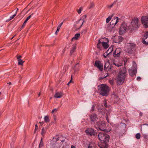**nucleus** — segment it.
I'll list each match as a JSON object with an SVG mask.
<instances>
[{
  "instance_id": "nucleus-1",
  "label": "nucleus",
  "mask_w": 148,
  "mask_h": 148,
  "mask_svg": "<svg viewBox=\"0 0 148 148\" xmlns=\"http://www.w3.org/2000/svg\"><path fill=\"white\" fill-rule=\"evenodd\" d=\"M126 68L125 67L120 69L116 78L117 84L118 85H121L123 83L126 77Z\"/></svg>"
},
{
  "instance_id": "nucleus-2",
  "label": "nucleus",
  "mask_w": 148,
  "mask_h": 148,
  "mask_svg": "<svg viewBox=\"0 0 148 148\" xmlns=\"http://www.w3.org/2000/svg\"><path fill=\"white\" fill-rule=\"evenodd\" d=\"M98 91L100 94L101 95L107 96L108 95L109 88L106 84H101L98 86Z\"/></svg>"
},
{
  "instance_id": "nucleus-3",
  "label": "nucleus",
  "mask_w": 148,
  "mask_h": 148,
  "mask_svg": "<svg viewBox=\"0 0 148 148\" xmlns=\"http://www.w3.org/2000/svg\"><path fill=\"white\" fill-rule=\"evenodd\" d=\"M64 140H61L58 137L53 138L49 144L51 148H60L62 145V143L64 142Z\"/></svg>"
},
{
  "instance_id": "nucleus-4",
  "label": "nucleus",
  "mask_w": 148,
  "mask_h": 148,
  "mask_svg": "<svg viewBox=\"0 0 148 148\" xmlns=\"http://www.w3.org/2000/svg\"><path fill=\"white\" fill-rule=\"evenodd\" d=\"M139 19L137 18L133 19L131 23V25L129 26L130 31L132 32L134 31L139 27Z\"/></svg>"
},
{
  "instance_id": "nucleus-5",
  "label": "nucleus",
  "mask_w": 148,
  "mask_h": 148,
  "mask_svg": "<svg viewBox=\"0 0 148 148\" xmlns=\"http://www.w3.org/2000/svg\"><path fill=\"white\" fill-rule=\"evenodd\" d=\"M99 138L101 141L108 142L109 140V136L104 132L99 133L98 135Z\"/></svg>"
},
{
  "instance_id": "nucleus-6",
  "label": "nucleus",
  "mask_w": 148,
  "mask_h": 148,
  "mask_svg": "<svg viewBox=\"0 0 148 148\" xmlns=\"http://www.w3.org/2000/svg\"><path fill=\"white\" fill-rule=\"evenodd\" d=\"M135 44L134 43H128L125 49V51L129 54H132L134 49L136 46Z\"/></svg>"
},
{
  "instance_id": "nucleus-7",
  "label": "nucleus",
  "mask_w": 148,
  "mask_h": 148,
  "mask_svg": "<svg viewBox=\"0 0 148 148\" xmlns=\"http://www.w3.org/2000/svg\"><path fill=\"white\" fill-rule=\"evenodd\" d=\"M86 18V15H84L82 17V18L78 21H77L76 23L74 25V27L77 29H80L82 26L84 22L85 21L82 18Z\"/></svg>"
},
{
  "instance_id": "nucleus-8",
  "label": "nucleus",
  "mask_w": 148,
  "mask_h": 148,
  "mask_svg": "<svg viewBox=\"0 0 148 148\" xmlns=\"http://www.w3.org/2000/svg\"><path fill=\"white\" fill-rule=\"evenodd\" d=\"M137 71L136 64L135 62H133L132 67L129 69V72L130 75L132 77L136 75Z\"/></svg>"
},
{
  "instance_id": "nucleus-9",
  "label": "nucleus",
  "mask_w": 148,
  "mask_h": 148,
  "mask_svg": "<svg viewBox=\"0 0 148 148\" xmlns=\"http://www.w3.org/2000/svg\"><path fill=\"white\" fill-rule=\"evenodd\" d=\"M129 29L130 30L129 26H127L125 23L122 24L119 29V34L120 35H122Z\"/></svg>"
},
{
  "instance_id": "nucleus-10",
  "label": "nucleus",
  "mask_w": 148,
  "mask_h": 148,
  "mask_svg": "<svg viewBox=\"0 0 148 148\" xmlns=\"http://www.w3.org/2000/svg\"><path fill=\"white\" fill-rule=\"evenodd\" d=\"M96 125L98 128L101 130L104 131L106 129V124L104 122H97L96 123Z\"/></svg>"
},
{
  "instance_id": "nucleus-11",
  "label": "nucleus",
  "mask_w": 148,
  "mask_h": 148,
  "mask_svg": "<svg viewBox=\"0 0 148 148\" xmlns=\"http://www.w3.org/2000/svg\"><path fill=\"white\" fill-rule=\"evenodd\" d=\"M112 39L114 42L116 43H120L123 41V38L121 36H115L113 37Z\"/></svg>"
},
{
  "instance_id": "nucleus-12",
  "label": "nucleus",
  "mask_w": 148,
  "mask_h": 148,
  "mask_svg": "<svg viewBox=\"0 0 148 148\" xmlns=\"http://www.w3.org/2000/svg\"><path fill=\"white\" fill-rule=\"evenodd\" d=\"M141 22L145 28L148 27V18L147 16H143L141 18Z\"/></svg>"
},
{
  "instance_id": "nucleus-13",
  "label": "nucleus",
  "mask_w": 148,
  "mask_h": 148,
  "mask_svg": "<svg viewBox=\"0 0 148 148\" xmlns=\"http://www.w3.org/2000/svg\"><path fill=\"white\" fill-rule=\"evenodd\" d=\"M95 66H96L100 71L103 70V64L99 60H96L95 64Z\"/></svg>"
},
{
  "instance_id": "nucleus-14",
  "label": "nucleus",
  "mask_w": 148,
  "mask_h": 148,
  "mask_svg": "<svg viewBox=\"0 0 148 148\" xmlns=\"http://www.w3.org/2000/svg\"><path fill=\"white\" fill-rule=\"evenodd\" d=\"M85 132L87 135L90 136H92L95 134V132L94 130L92 128H88L85 131Z\"/></svg>"
},
{
  "instance_id": "nucleus-15",
  "label": "nucleus",
  "mask_w": 148,
  "mask_h": 148,
  "mask_svg": "<svg viewBox=\"0 0 148 148\" xmlns=\"http://www.w3.org/2000/svg\"><path fill=\"white\" fill-rule=\"evenodd\" d=\"M121 53L120 48H116L113 53V56L115 57H119L120 56Z\"/></svg>"
},
{
  "instance_id": "nucleus-16",
  "label": "nucleus",
  "mask_w": 148,
  "mask_h": 148,
  "mask_svg": "<svg viewBox=\"0 0 148 148\" xmlns=\"http://www.w3.org/2000/svg\"><path fill=\"white\" fill-rule=\"evenodd\" d=\"M144 40L143 41V43L145 45L148 44V32L144 33Z\"/></svg>"
},
{
  "instance_id": "nucleus-17",
  "label": "nucleus",
  "mask_w": 148,
  "mask_h": 148,
  "mask_svg": "<svg viewBox=\"0 0 148 148\" xmlns=\"http://www.w3.org/2000/svg\"><path fill=\"white\" fill-rule=\"evenodd\" d=\"M119 19L117 17L114 18V19H113L110 23V25L114 26L119 21Z\"/></svg>"
},
{
  "instance_id": "nucleus-18",
  "label": "nucleus",
  "mask_w": 148,
  "mask_h": 148,
  "mask_svg": "<svg viewBox=\"0 0 148 148\" xmlns=\"http://www.w3.org/2000/svg\"><path fill=\"white\" fill-rule=\"evenodd\" d=\"M89 117L90 121L92 122H94L98 119L97 115L94 114L90 115Z\"/></svg>"
},
{
  "instance_id": "nucleus-19",
  "label": "nucleus",
  "mask_w": 148,
  "mask_h": 148,
  "mask_svg": "<svg viewBox=\"0 0 148 148\" xmlns=\"http://www.w3.org/2000/svg\"><path fill=\"white\" fill-rule=\"evenodd\" d=\"M106 39L108 40V38H103L100 39L98 42V43L97 45V47L98 49H99L100 50L101 49V48L102 46L101 45V44H102V42H103V40Z\"/></svg>"
},
{
  "instance_id": "nucleus-20",
  "label": "nucleus",
  "mask_w": 148,
  "mask_h": 148,
  "mask_svg": "<svg viewBox=\"0 0 148 148\" xmlns=\"http://www.w3.org/2000/svg\"><path fill=\"white\" fill-rule=\"evenodd\" d=\"M108 142H103L98 144V146L100 148H107L108 145L107 143Z\"/></svg>"
},
{
  "instance_id": "nucleus-21",
  "label": "nucleus",
  "mask_w": 148,
  "mask_h": 148,
  "mask_svg": "<svg viewBox=\"0 0 148 148\" xmlns=\"http://www.w3.org/2000/svg\"><path fill=\"white\" fill-rule=\"evenodd\" d=\"M63 95L62 92H56L54 95V97L56 98H59L62 97Z\"/></svg>"
},
{
  "instance_id": "nucleus-22",
  "label": "nucleus",
  "mask_w": 148,
  "mask_h": 148,
  "mask_svg": "<svg viewBox=\"0 0 148 148\" xmlns=\"http://www.w3.org/2000/svg\"><path fill=\"white\" fill-rule=\"evenodd\" d=\"M114 26L111 25H108L107 28V30L109 32H114V31L115 28L114 27Z\"/></svg>"
},
{
  "instance_id": "nucleus-23",
  "label": "nucleus",
  "mask_w": 148,
  "mask_h": 148,
  "mask_svg": "<svg viewBox=\"0 0 148 148\" xmlns=\"http://www.w3.org/2000/svg\"><path fill=\"white\" fill-rule=\"evenodd\" d=\"M32 15H30L25 20L22 26L21 29H22L24 27L27 21L31 18Z\"/></svg>"
},
{
  "instance_id": "nucleus-24",
  "label": "nucleus",
  "mask_w": 148,
  "mask_h": 148,
  "mask_svg": "<svg viewBox=\"0 0 148 148\" xmlns=\"http://www.w3.org/2000/svg\"><path fill=\"white\" fill-rule=\"evenodd\" d=\"M104 40H103V42H102V47L105 49H107L109 47V45L107 43L104 42Z\"/></svg>"
},
{
  "instance_id": "nucleus-25",
  "label": "nucleus",
  "mask_w": 148,
  "mask_h": 148,
  "mask_svg": "<svg viewBox=\"0 0 148 148\" xmlns=\"http://www.w3.org/2000/svg\"><path fill=\"white\" fill-rule=\"evenodd\" d=\"M113 64L117 67L120 66L122 65V64L118 62V61H115L113 62Z\"/></svg>"
},
{
  "instance_id": "nucleus-26",
  "label": "nucleus",
  "mask_w": 148,
  "mask_h": 148,
  "mask_svg": "<svg viewBox=\"0 0 148 148\" xmlns=\"http://www.w3.org/2000/svg\"><path fill=\"white\" fill-rule=\"evenodd\" d=\"M80 34L79 33L76 34H75L74 37H73L71 39V41H73V40L75 39V40H77L78 39V38L80 36Z\"/></svg>"
},
{
  "instance_id": "nucleus-27",
  "label": "nucleus",
  "mask_w": 148,
  "mask_h": 148,
  "mask_svg": "<svg viewBox=\"0 0 148 148\" xmlns=\"http://www.w3.org/2000/svg\"><path fill=\"white\" fill-rule=\"evenodd\" d=\"M76 49V46L75 45H73L70 51V52L71 55H72L75 51Z\"/></svg>"
},
{
  "instance_id": "nucleus-28",
  "label": "nucleus",
  "mask_w": 148,
  "mask_h": 148,
  "mask_svg": "<svg viewBox=\"0 0 148 148\" xmlns=\"http://www.w3.org/2000/svg\"><path fill=\"white\" fill-rule=\"evenodd\" d=\"M113 50V47H111L108 49V50L106 51L107 52V53L110 54V53H111Z\"/></svg>"
},
{
  "instance_id": "nucleus-29",
  "label": "nucleus",
  "mask_w": 148,
  "mask_h": 148,
  "mask_svg": "<svg viewBox=\"0 0 148 148\" xmlns=\"http://www.w3.org/2000/svg\"><path fill=\"white\" fill-rule=\"evenodd\" d=\"M114 14H112L111 16H109L108 18H106V22L108 23H109L112 17L113 16Z\"/></svg>"
},
{
  "instance_id": "nucleus-30",
  "label": "nucleus",
  "mask_w": 148,
  "mask_h": 148,
  "mask_svg": "<svg viewBox=\"0 0 148 148\" xmlns=\"http://www.w3.org/2000/svg\"><path fill=\"white\" fill-rule=\"evenodd\" d=\"M46 131L47 130L45 129L44 127L42 128L41 134L42 136H44L45 135Z\"/></svg>"
},
{
  "instance_id": "nucleus-31",
  "label": "nucleus",
  "mask_w": 148,
  "mask_h": 148,
  "mask_svg": "<svg viewBox=\"0 0 148 148\" xmlns=\"http://www.w3.org/2000/svg\"><path fill=\"white\" fill-rule=\"evenodd\" d=\"M80 67V65L79 63H77L75 66L74 67V69L75 71H77L78 70Z\"/></svg>"
},
{
  "instance_id": "nucleus-32",
  "label": "nucleus",
  "mask_w": 148,
  "mask_h": 148,
  "mask_svg": "<svg viewBox=\"0 0 148 148\" xmlns=\"http://www.w3.org/2000/svg\"><path fill=\"white\" fill-rule=\"evenodd\" d=\"M45 121L46 122H49V117L48 116H45L44 118Z\"/></svg>"
},
{
  "instance_id": "nucleus-33",
  "label": "nucleus",
  "mask_w": 148,
  "mask_h": 148,
  "mask_svg": "<svg viewBox=\"0 0 148 148\" xmlns=\"http://www.w3.org/2000/svg\"><path fill=\"white\" fill-rule=\"evenodd\" d=\"M109 63L108 62H107L105 63L104 66L105 70H106V69L108 68L109 67Z\"/></svg>"
},
{
  "instance_id": "nucleus-34",
  "label": "nucleus",
  "mask_w": 148,
  "mask_h": 148,
  "mask_svg": "<svg viewBox=\"0 0 148 148\" xmlns=\"http://www.w3.org/2000/svg\"><path fill=\"white\" fill-rule=\"evenodd\" d=\"M18 10V8H17V10L15 12V14H14L12 15L10 17V20L12 19H13L14 18V17L16 15V14H17V11Z\"/></svg>"
},
{
  "instance_id": "nucleus-35",
  "label": "nucleus",
  "mask_w": 148,
  "mask_h": 148,
  "mask_svg": "<svg viewBox=\"0 0 148 148\" xmlns=\"http://www.w3.org/2000/svg\"><path fill=\"white\" fill-rule=\"evenodd\" d=\"M18 65H23L24 61H23L22 60L20 59L18 60Z\"/></svg>"
},
{
  "instance_id": "nucleus-36",
  "label": "nucleus",
  "mask_w": 148,
  "mask_h": 148,
  "mask_svg": "<svg viewBox=\"0 0 148 148\" xmlns=\"http://www.w3.org/2000/svg\"><path fill=\"white\" fill-rule=\"evenodd\" d=\"M136 138L137 139H139L140 138V133H137L136 135Z\"/></svg>"
},
{
  "instance_id": "nucleus-37",
  "label": "nucleus",
  "mask_w": 148,
  "mask_h": 148,
  "mask_svg": "<svg viewBox=\"0 0 148 148\" xmlns=\"http://www.w3.org/2000/svg\"><path fill=\"white\" fill-rule=\"evenodd\" d=\"M42 138H41V141L40 142V144L39 145V147H42L43 146V143L42 141Z\"/></svg>"
},
{
  "instance_id": "nucleus-38",
  "label": "nucleus",
  "mask_w": 148,
  "mask_h": 148,
  "mask_svg": "<svg viewBox=\"0 0 148 148\" xmlns=\"http://www.w3.org/2000/svg\"><path fill=\"white\" fill-rule=\"evenodd\" d=\"M109 54L108 53H107V52L106 51L105 53L103 54V55L104 57L105 58H106L108 56Z\"/></svg>"
},
{
  "instance_id": "nucleus-39",
  "label": "nucleus",
  "mask_w": 148,
  "mask_h": 148,
  "mask_svg": "<svg viewBox=\"0 0 148 148\" xmlns=\"http://www.w3.org/2000/svg\"><path fill=\"white\" fill-rule=\"evenodd\" d=\"M103 104L104 106L106 107H107V101L106 100H104L103 101Z\"/></svg>"
},
{
  "instance_id": "nucleus-40",
  "label": "nucleus",
  "mask_w": 148,
  "mask_h": 148,
  "mask_svg": "<svg viewBox=\"0 0 148 148\" xmlns=\"http://www.w3.org/2000/svg\"><path fill=\"white\" fill-rule=\"evenodd\" d=\"M109 82L110 84L112 85H113L114 84V82L112 80H109Z\"/></svg>"
},
{
  "instance_id": "nucleus-41",
  "label": "nucleus",
  "mask_w": 148,
  "mask_h": 148,
  "mask_svg": "<svg viewBox=\"0 0 148 148\" xmlns=\"http://www.w3.org/2000/svg\"><path fill=\"white\" fill-rule=\"evenodd\" d=\"M115 2H114L112 4L110 5H108V8H112L114 4H115Z\"/></svg>"
},
{
  "instance_id": "nucleus-42",
  "label": "nucleus",
  "mask_w": 148,
  "mask_h": 148,
  "mask_svg": "<svg viewBox=\"0 0 148 148\" xmlns=\"http://www.w3.org/2000/svg\"><path fill=\"white\" fill-rule=\"evenodd\" d=\"M37 129H38L37 125L36 124L35 125V130H34V133L36 132V130H37Z\"/></svg>"
},
{
  "instance_id": "nucleus-43",
  "label": "nucleus",
  "mask_w": 148,
  "mask_h": 148,
  "mask_svg": "<svg viewBox=\"0 0 148 148\" xmlns=\"http://www.w3.org/2000/svg\"><path fill=\"white\" fill-rule=\"evenodd\" d=\"M57 111V110L56 109V108L54 109L52 111L51 113L53 114L55 112H56Z\"/></svg>"
},
{
  "instance_id": "nucleus-44",
  "label": "nucleus",
  "mask_w": 148,
  "mask_h": 148,
  "mask_svg": "<svg viewBox=\"0 0 148 148\" xmlns=\"http://www.w3.org/2000/svg\"><path fill=\"white\" fill-rule=\"evenodd\" d=\"M82 9L81 8H80L77 11V12L79 14H80L81 13V12L82 11Z\"/></svg>"
},
{
  "instance_id": "nucleus-45",
  "label": "nucleus",
  "mask_w": 148,
  "mask_h": 148,
  "mask_svg": "<svg viewBox=\"0 0 148 148\" xmlns=\"http://www.w3.org/2000/svg\"><path fill=\"white\" fill-rule=\"evenodd\" d=\"M63 22H62L58 26V27H57V28H58L59 29H60V28L61 27V26L63 24Z\"/></svg>"
},
{
  "instance_id": "nucleus-46",
  "label": "nucleus",
  "mask_w": 148,
  "mask_h": 148,
  "mask_svg": "<svg viewBox=\"0 0 148 148\" xmlns=\"http://www.w3.org/2000/svg\"><path fill=\"white\" fill-rule=\"evenodd\" d=\"M60 29L57 28V30H56V32L55 33V34L56 35H57L58 34V32L59 31Z\"/></svg>"
},
{
  "instance_id": "nucleus-47",
  "label": "nucleus",
  "mask_w": 148,
  "mask_h": 148,
  "mask_svg": "<svg viewBox=\"0 0 148 148\" xmlns=\"http://www.w3.org/2000/svg\"><path fill=\"white\" fill-rule=\"evenodd\" d=\"M108 74H107V75L105 76L104 77H100L99 79H103L104 78H106L107 76H108Z\"/></svg>"
},
{
  "instance_id": "nucleus-48",
  "label": "nucleus",
  "mask_w": 148,
  "mask_h": 148,
  "mask_svg": "<svg viewBox=\"0 0 148 148\" xmlns=\"http://www.w3.org/2000/svg\"><path fill=\"white\" fill-rule=\"evenodd\" d=\"M87 32V30L86 29H84V30H83L82 32V33H84V34L85 33H86Z\"/></svg>"
},
{
  "instance_id": "nucleus-49",
  "label": "nucleus",
  "mask_w": 148,
  "mask_h": 148,
  "mask_svg": "<svg viewBox=\"0 0 148 148\" xmlns=\"http://www.w3.org/2000/svg\"><path fill=\"white\" fill-rule=\"evenodd\" d=\"M94 6V5L92 3L90 4V7L89 8H91L93 7Z\"/></svg>"
},
{
  "instance_id": "nucleus-50",
  "label": "nucleus",
  "mask_w": 148,
  "mask_h": 148,
  "mask_svg": "<svg viewBox=\"0 0 148 148\" xmlns=\"http://www.w3.org/2000/svg\"><path fill=\"white\" fill-rule=\"evenodd\" d=\"M141 79V78L140 77H138L137 78V80L138 81H140Z\"/></svg>"
},
{
  "instance_id": "nucleus-51",
  "label": "nucleus",
  "mask_w": 148,
  "mask_h": 148,
  "mask_svg": "<svg viewBox=\"0 0 148 148\" xmlns=\"http://www.w3.org/2000/svg\"><path fill=\"white\" fill-rule=\"evenodd\" d=\"M88 148H92V146L91 144H89L88 147Z\"/></svg>"
},
{
  "instance_id": "nucleus-52",
  "label": "nucleus",
  "mask_w": 148,
  "mask_h": 148,
  "mask_svg": "<svg viewBox=\"0 0 148 148\" xmlns=\"http://www.w3.org/2000/svg\"><path fill=\"white\" fill-rule=\"evenodd\" d=\"M21 56H18L17 57V58L18 59V60L19 59H21L20 58H21Z\"/></svg>"
},
{
  "instance_id": "nucleus-53",
  "label": "nucleus",
  "mask_w": 148,
  "mask_h": 148,
  "mask_svg": "<svg viewBox=\"0 0 148 148\" xmlns=\"http://www.w3.org/2000/svg\"><path fill=\"white\" fill-rule=\"evenodd\" d=\"M39 123H40V125H42L44 123V122L43 121H42V122H39Z\"/></svg>"
},
{
  "instance_id": "nucleus-54",
  "label": "nucleus",
  "mask_w": 148,
  "mask_h": 148,
  "mask_svg": "<svg viewBox=\"0 0 148 148\" xmlns=\"http://www.w3.org/2000/svg\"><path fill=\"white\" fill-rule=\"evenodd\" d=\"M72 82V79H71L67 84V85H69V84Z\"/></svg>"
},
{
  "instance_id": "nucleus-55",
  "label": "nucleus",
  "mask_w": 148,
  "mask_h": 148,
  "mask_svg": "<svg viewBox=\"0 0 148 148\" xmlns=\"http://www.w3.org/2000/svg\"><path fill=\"white\" fill-rule=\"evenodd\" d=\"M107 69H108V70L110 69H112V66H109L108 67V68H107Z\"/></svg>"
},
{
  "instance_id": "nucleus-56",
  "label": "nucleus",
  "mask_w": 148,
  "mask_h": 148,
  "mask_svg": "<svg viewBox=\"0 0 148 148\" xmlns=\"http://www.w3.org/2000/svg\"><path fill=\"white\" fill-rule=\"evenodd\" d=\"M71 148H75V147L74 146L72 145L71 146Z\"/></svg>"
},
{
  "instance_id": "nucleus-57",
  "label": "nucleus",
  "mask_w": 148,
  "mask_h": 148,
  "mask_svg": "<svg viewBox=\"0 0 148 148\" xmlns=\"http://www.w3.org/2000/svg\"><path fill=\"white\" fill-rule=\"evenodd\" d=\"M2 113V112H0V116H1Z\"/></svg>"
},
{
  "instance_id": "nucleus-58",
  "label": "nucleus",
  "mask_w": 148,
  "mask_h": 148,
  "mask_svg": "<svg viewBox=\"0 0 148 148\" xmlns=\"http://www.w3.org/2000/svg\"><path fill=\"white\" fill-rule=\"evenodd\" d=\"M56 117H55L54 118V120L55 121H56Z\"/></svg>"
},
{
  "instance_id": "nucleus-59",
  "label": "nucleus",
  "mask_w": 148,
  "mask_h": 148,
  "mask_svg": "<svg viewBox=\"0 0 148 148\" xmlns=\"http://www.w3.org/2000/svg\"><path fill=\"white\" fill-rule=\"evenodd\" d=\"M40 94H40V92L39 94H38V97H39V96H40Z\"/></svg>"
},
{
  "instance_id": "nucleus-60",
  "label": "nucleus",
  "mask_w": 148,
  "mask_h": 148,
  "mask_svg": "<svg viewBox=\"0 0 148 148\" xmlns=\"http://www.w3.org/2000/svg\"><path fill=\"white\" fill-rule=\"evenodd\" d=\"M140 116H142V113H140Z\"/></svg>"
},
{
  "instance_id": "nucleus-61",
  "label": "nucleus",
  "mask_w": 148,
  "mask_h": 148,
  "mask_svg": "<svg viewBox=\"0 0 148 148\" xmlns=\"http://www.w3.org/2000/svg\"><path fill=\"white\" fill-rule=\"evenodd\" d=\"M14 36H13L12 37V38H11V39H12L14 37Z\"/></svg>"
},
{
  "instance_id": "nucleus-62",
  "label": "nucleus",
  "mask_w": 148,
  "mask_h": 148,
  "mask_svg": "<svg viewBox=\"0 0 148 148\" xmlns=\"http://www.w3.org/2000/svg\"><path fill=\"white\" fill-rule=\"evenodd\" d=\"M123 124V125H124L125 126V124L124 123H122Z\"/></svg>"
},
{
  "instance_id": "nucleus-63",
  "label": "nucleus",
  "mask_w": 148,
  "mask_h": 148,
  "mask_svg": "<svg viewBox=\"0 0 148 148\" xmlns=\"http://www.w3.org/2000/svg\"><path fill=\"white\" fill-rule=\"evenodd\" d=\"M65 50L64 49L63 50V52H64L65 51Z\"/></svg>"
},
{
  "instance_id": "nucleus-64",
  "label": "nucleus",
  "mask_w": 148,
  "mask_h": 148,
  "mask_svg": "<svg viewBox=\"0 0 148 148\" xmlns=\"http://www.w3.org/2000/svg\"><path fill=\"white\" fill-rule=\"evenodd\" d=\"M52 25H53V23H52Z\"/></svg>"
}]
</instances>
